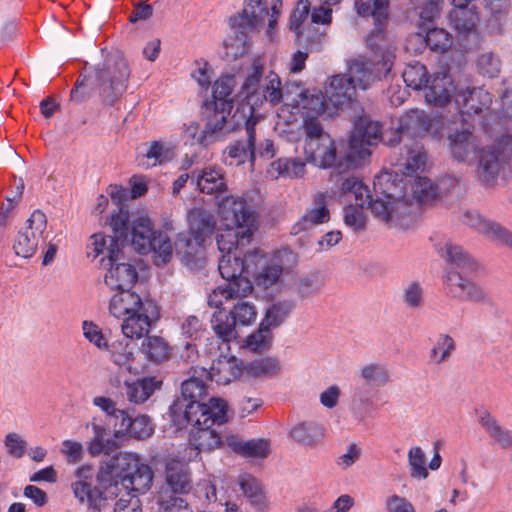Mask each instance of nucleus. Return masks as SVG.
I'll use <instances>...</instances> for the list:
<instances>
[{
    "mask_svg": "<svg viewBox=\"0 0 512 512\" xmlns=\"http://www.w3.org/2000/svg\"><path fill=\"white\" fill-rule=\"evenodd\" d=\"M402 180L398 183L388 173L379 175L374 180V189L377 195L372 199L369 189L361 181L351 194L355 199V205L364 208L365 205L371 210L378 220L391 227H403L405 219L411 213V203L408 196L402 192Z\"/></svg>",
    "mask_w": 512,
    "mask_h": 512,
    "instance_id": "f257e3e1",
    "label": "nucleus"
},
{
    "mask_svg": "<svg viewBox=\"0 0 512 512\" xmlns=\"http://www.w3.org/2000/svg\"><path fill=\"white\" fill-rule=\"evenodd\" d=\"M130 76L127 61L120 53L108 55L103 63L97 64L93 72L81 74L70 93V99L82 103L90 98L94 90H98L102 101L114 104L126 91Z\"/></svg>",
    "mask_w": 512,
    "mask_h": 512,
    "instance_id": "f03ea898",
    "label": "nucleus"
},
{
    "mask_svg": "<svg viewBox=\"0 0 512 512\" xmlns=\"http://www.w3.org/2000/svg\"><path fill=\"white\" fill-rule=\"evenodd\" d=\"M228 406L225 400L211 398L207 404L192 403L184 410L181 421L174 422L181 428L184 423L192 425L189 437L188 461L196 460L202 451H212L222 444L218 432L212 429L213 425H222L227 422Z\"/></svg>",
    "mask_w": 512,
    "mask_h": 512,
    "instance_id": "7ed1b4c3",
    "label": "nucleus"
},
{
    "mask_svg": "<svg viewBox=\"0 0 512 512\" xmlns=\"http://www.w3.org/2000/svg\"><path fill=\"white\" fill-rule=\"evenodd\" d=\"M97 478L109 496H118L122 489L144 494L152 486L153 472L138 454L118 452L101 462Z\"/></svg>",
    "mask_w": 512,
    "mask_h": 512,
    "instance_id": "20e7f679",
    "label": "nucleus"
},
{
    "mask_svg": "<svg viewBox=\"0 0 512 512\" xmlns=\"http://www.w3.org/2000/svg\"><path fill=\"white\" fill-rule=\"evenodd\" d=\"M279 13L277 3L271 6V13H269L265 1L248 0L242 11L229 18L233 36L224 41L226 57L235 60L245 55L250 48L252 34L260 30L266 17H268L266 35L273 40Z\"/></svg>",
    "mask_w": 512,
    "mask_h": 512,
    "instance_id": "39448f33",
    "label": "nucleus"
},
{
    "mask_svg": "<svg viewBox=\"0 0 512 512\" xmlns=\"http://www.w3.org/2000/svg\"><path fill=\"white\" fill-rule=\"evenodd\" d=\"M109 311L114 317L122 319L123 335L136 339L147 335L160 318L156 302L150 298H142L131 288L113 294Z\"/></svg>",
    "mask_w": 512,
    "mask_h": 512,
    "instance_id": "423d86ee",
    "label": "nucleus"
},
{
    "mask_svg": "<svg viewBox=\"0 0 512 512\" xmlns=\"http://www.w3.org/2000/svg\"><path fill=\"white\" fill-rule=\"evenodd\" d=\"M233 88L234 80L229 76L220 78L214 83L212 99L205 101L203 105L206 125L205 134L200 138L202 143L207 142L209 134L235 130L239 126V120L246 117V114L239 109L231 116L234 105L231 97Z\"/></svg>",
    "mask_w": 512,
    "mask_h": 512,
    "instance_id": "0eeeda50",
    "label": "nucleus"
},
{
    "mask_svg": "<svg viewBox=\"0 0 512 512\" xmlns=\"http://www.w3.org/2000/svg\"><path fill=\"white\" fill-rule=\"evenodd\" d=\"M381 41L380 35H371L368 38V45L372 49V57L355 59L349 66L348 78H352V83L363 90L391 70L395 57L394 49L391 45L380 44Z\"/></svg>",
    "mask_w": 512,
    "mask_h": 512,
    "instance_id": "6e6552de",
    "label": "nucleus"
},
{
    "mask_svg": "<svg viewBox=\"0 0 512 512\" xmlns=\"http://www.w3.org/2000/svg\"><path fill=\"white\" fill-rule=\"evenodd\" d=\"M257 312L255 306L248 301L239 299L233 309L227 313L225 310H218L213 313L211 326L217 339L216 344L220 349L221 344L229 350V343L236 339V325L248 326L256 320Z\"/></svg>",
    "mask_w": 512,
    "mask_h": 512,
    "instance_id": "1a4fd4ad",
    "label": "nucleus"
},
{
    "mask_svg": "<svg viewBox=\"0 0 512 512\" xmlns=\"http://www.w3.org/2000/svg\"><path fill=\"white\" fill-rule=\"evenodd\" d=\"M75 480L71 483V489L78 503L84 507L85 512H111L109 500L115 496H109L105 487L97 479L98 485L93 483V470L89 466H82L75 471Z\"/></svg>",
    "mask_w": 512,
    "mask_h": 512,
    "instance_id": "9d476101",
    "label": "nucleus"
},
{
    "mask_svg": "<svg viewBox=\"0 0 512 512\" xmlns=\"http://www.w3.org/2000/svg\"><path fill=\"white\" fill-rule=\"evenodd\" d=\"M219 215L227 228L243 231L242 238H251L257 229V213L243 197L226 196L219 202Z\"/></svg>",
    "mask_w": 512,
    "mask_h": 512,
    "instance_id": "9b49d317",
    "label": "nucleus"
},
{
    "mask_svg": "<svg viewBox=\"0 0 512 512\" xmlns=\"http://www.w3.org/2000/svg\"><path fill=\"white\" fill-rule=\"evenodd\" d=\"M512 156V136L502 135L495 144L479 151L477 175L484 184H493L502 164Z\"/></svg>",
    "mask_w": 512,
    "mask_h": 512,
    "instance_id": "f8f14e48",
    "label": "nucleus"
},
{
    "mask_svg": "<svg viewBox=\"0 0 512 512\" xmlns=\"http://www.w3.org/2000/svg\"><path fill=\"white\" fill-rule=\"evenodd\" d=\"M189 234H179L176 246L186 248V255L196 254L205 238L210 236L215 228L214 215L202 208H193L187 214Z\"/></svg>",
    "mask_w": 512,
    "mask_h": 512,
    "instance_id": "ddd939ff",
    "label": "nucleus"
},
{
    "mask_svg": "<svg viewBox=\"0 0 512 512\" xmlns=\"http://www.w3.org/2000/svg\"><path fill=\"white\" fill-rule=\"evenodd\" d=\"M382 140V126L380 122L373 121L367 115L359 117L354 122V127L349 139V155L346 167L352 165L350 158L364 159L371 154L370 148Z\"/></svg>",
    "mask_w": 512,
    "mask_h": 512,
    "instance_id": "4468645a",
    "label": "nucleus"
},
{
    "mask_svg": "<svg viewBox=\"0 0 512 512\" xmlns=\"http://www.w3.org/2000/svg\"><path fill=\"white\" fill-rule=\"evenodd\" d=\"M46 227V215L40 210H35L27 219L25 226L19 230L15 238L13 248L16 255L23 258L32 257L37 251L39 241Z\"/></svg>",
    "mask_w": 512,
    "mask_h": 512,
    "instance_id": "2eb2a0df",
    "label": "nucleus"
},
{
    "mask_svg": "<svg viewBox=\"0 0 512 512\" xmlns=\"http://www.w3.org/2000/svg\"><path fill=\"white\" fill-rule=\"evenodd\" d=\"M243 120L245 139L236 140L224 151V154L227 155L225 161L229 165H241L247 161L253 165L255 161V126L258 122V116L253 114V109L250 107L249 116Z\"/></svg>",
    "mask_w": 512,
    "mask_h": 512,
    "instance_id": "dca6fc26",
    "label": "nucleus"
},
{
    "mask_svg": "<svg viewBox=\"0 0 512 512\" xmlns=\"http://www.w3.org/2000/svg\"><path fill=\"white\" fill-rule=\"evenodd\" d=\"M318 141L304 144L306 161L319 168L334 167L338 173L342 172L343 163L339 161L335 141L331 136H323Z\"/></svg>",
    "mask_w": 512,
    "mask_h": 512,
    "instance_id": "f3484780",
    "label": "nucleus"
},
{
    "mask_svg": "<svg viewBox=\"0 0 512 512\" xmlns=\"http://www.w3.org/2000/svg\"><path fill=\"white\" fill-rule=\"evenodd\" d=\"M264 261V255L259 251H254L246 255L242 254H223L218 263V270L223 279L229 282H238L240 279L250 280V263L253 261Z\"/></svg>",
    "mask_w": 512,
    "mask_h": 512,
    "instance_id": "a211bd4d",
    "label": "nucleus"
},
{
    "mask_svg": "<svg viewBox=\"0 0 512 512\" xmlns=\"http://www.w3.org/2000/svg\"><path fill=\"white\" fill-rule=\"evenodd\" d=\"M449 21L459 36L468 42V47L480 42L479 15L474 6L454 8L449 14Z\"/></svg>",
    "mask_w": 512,
    "mask_h": 512,
    "instance_id": "6ab92c4d",
    "label": "nucleus"
},
{
    "mask_svg": "<svg viewBox=\"0 0 512 512\" xmlns=\"http://www.w3.org/2000/svg\"><path fill=\"white\" fill-rule=\"evenodd\" d=\"M455 103L463 121L464 116L480 114L487 110L492 98L488 91L481 87H460L455 94Z\"/></svg>",
    "mask_w": 512,
    "mask_h": 512,
    "instance_id": "aec40b11",
    "label": "nucleus"
},
{
    "mask_svg": "<svg viewBox=\"0 0 512 512\" xmlns=\"http://www.w3.org/2000/svg\"><path fill=\"white\" fill-rule=\"evenodd\" d=\"M441 125V120L431 118L424 111L414 109L406 112L399 120L398 130L401 137L407 136H420L425 133H430L433 137H438V129Z\"/></svg>",
    "mask_w": 512,
    "mask_h": 512,
    "instance_id": "412c9836",
    "label": "nucleus"
},
{
    "mask_svg": "<svg viewBox=\"0 0 512 512\" xmlns=\"http://www.w3.org/2000/svg\"><path fill=\"white\" fill-rule=\"evenodd\" d=\"M460 87L454 85L448 70L434 72L425 86V100L434 106H445Z\"/></svg>",
    "mask_w": 512,
    "mask_h": 512,
    "instance_id": "4be33fe9",
    "label": "nucleus"
},
{
    "mask_svg": "<svg viewBox=\"0 0 512 512\" xmlns=\"http://www.w3.org/2000/svg\"><path fill=\"white\" fill-rule=\"evenodd\" d=\"M242 372L243 367L240 360L235 356H225L222 354L213 360L209 370L200 368L201 376L221 385H227L238 379Z\"/></svg>",
    "mask_w": 512,
    "mask_h": 512,
    "instance_id": "5701e85b",
    "label": "nucleus"
},
{
    "mask_svg": "<svg viewBox=\"0 0 512 512\" xmlns=\"http://www.w3.org/2000/svg\"><path fill=\"white\" fill-rule=\"evenodd\" d=\"M165 483L161 489H167L173 495L187 494L192 489L191 472L186 463L178 459L166 462Z\"/></svg>",
    "mask_w": 512,
    "mask_h": 512,
    "instance_id": "b1692460",
    "label": "nucleus"
},
{
    "mask_svg": "<svg viewBox=\"0 0 512 512\" xmlns=\"http://www.w3.org/2000/svg\"><path fill=\"white\" fill-rule=\"evenodd\" d=\"M448 146L453 157L461 162H468L477 150L478 143L467 123L461 129L455 128L447 135Z\"/></svg>",
    "mask_w": 512,
    "mask_h": 512,
    "instance_id": "393cba45",
    "label": "nucleus"
},
{
    "mask_svg": "<svg viewBox=\"0 0 512 512\" xmlns=\"http://www.w3.org/2000/svg\"><path fill=\"white\" fill-rule=\"evenodd\" d=\"M90 244L88 245V257L92 256L94 259L102 256L100 259V266L106 269V264L121 259L120 251L121 244L112 236L95 233L90 237Z\"/></svg>",
    "mask_w": 512,
    "mask_h": 512,
    "instance_id": "a878e982",
    "label": "nucleus"
},
{
    "mask_svg": "<svg viewBox=\"0 0 512 512\" xmlns=\"http://www.w3.org/2000/svg\"><path fill=\"white\" fill-rule=\"evenodd\" d=\"M446 284L449 293L461 301L484 302L487 298L484 290L474 282L461 276L456 271H450L446 276Z\"/></svg>",
    "mask_w": 512,
    "mask_h": 512,
    "instance_id": "bb28decb",
    "label": "nucleus"
},
{
    "mask_svg": "<svg viewBox=\"0 0 512 512\" xmlns=\"http://www.w3.org/2000/svg\"><path fill=\"white\" fill-rule=\"evenodd\" d=\"M356 93V84L346 74L333 76L325 88L327 101L335 108H341L352 103Z\"/></svg>",
    "mask_w": 512,
    "mask_h": 512,
    "instance_id": "cd10ccee",
    "label": "nucleus"
},
{
    "mask_svg": "<svg viewBox=\"0 0 512 512\" xmlns=\"http://www.w3.org/2000/svg\"><path fill=\"white\" fill-rule=\"evenodd\" d=\"M106 269L105 284L115 292L132 288L138 279L136 268L130 263L120 262V259L106 264Z\"/></svg>",
    "mask_w": 512,
    "mask_h": 512,
    "instance_id": "c85d7f7f",
    "label": "nucleus"
},
{
    "mask_svg": "<svg viewBox=\"0 0 512 512\" xmlns=\"http://www.w3.org/2000/svg\"><path fill=\"white\" fill-rule=\"evenodd\" d=\"M427 162V155L423 146L415 140L405 143L403 151L397 160L399 171L404 175L413 177L423 172Z\"/></svg>",
    "mask_w": 512,
    "mask_h": 512,
    "instance_id": "c756f323",
    "label": "nucleus"
},
{
    "mask_svg": "<svg viewBox=\"0 0 512 512\" xmlns=\"http://www.w3.org/2000/svg\"><path fill=\"white\" fill-rule=\"evenodd\" d=\"M253 290L251 280L240 279L238 282H229L225 286H218L208 297L210 307L220 308L225 301L243 299Z\"/></svg>",
    "mask_w": 512,
    "mask_h": 512,
    "instance_id": "7c9ffc66",
    "label": "nucleus"
},
{
    "mask_svg": "<svg viewBox=\"0 0 512 512\" xmlns=\"http://www.w3.org/2000/svg\"><path fill=\"white\" fill-rule=\"evenodd\" d=\"M191 178L202 193L218 196L227 190L224 174L220 168L206 167L202 170H193Z\"/></svg>",
    "mask_w": 512,
    "mask_h": 512,
    "instance_id": "2f4dec72",
    "label": "nucleus"
},
{
    "mask_svg": "<svg viewBox=\"0 0 512 512\" xmlns=\"http://www.w3.org/2000/svg\"><path fill=\"white\" fill-rule=\"evenodd\" d=\"M310 12V1L299 0L290 18V29L293 30L299 40H305L310 50H319L325 38L323 33L316 32L315 35H305L300 31L302 23L307 19Z\"/></svg>",
    "mask_w": 512,
    "mask_h": 512,
    "instance_id": "473e14b6",
    "label": "nucleus"
},
{
    "mask_svg": "<svg viewBox=\"0 0 512 512\" xmlns=\"http://www.w3.org/2000/svg\"><path fill=\"white\" fill-rule=\"evenodd\" d=\"M162 380L156 376H146L132 382H125V395L131 403L142 404L147 401L156 390L162 387Z\"/></svg>",
    "mask_w": 512,
    "mask_h": 512,
    "instance_id": "72a5a7b5",
    "label": "nucleus"
},
{
    "mask_svg": "<svg viewBox=\"0 0 512 512\" xmlns=\"http://www.w3.org/2000/svg\"><path fill=\"white\" fill-rule=\"evenodd\" d=\"M328 220L329 210L327 209L326 194L319 193L314 197V207L308 209L302 218L293 225L292 233L298 234Z\"/></svg>",
    "mask_w": 512,
    "mask_h": 512,
    "instance_id": "f704fd0d",
    "label": "nucleus"
},
{
    "mask_svg": "<svg viewBox=\"0 0 512 512\" xmlns=\"http://www.w3.org/2000/svg\"><path fill=\"white\" fill-rule=\"evenodd\" d=\"M134 338L125 336L109 344L107 351L110 360L120 368L129 372L133 369L135 359L136 344L133 342Z\"/></svg>",
    "mask_w": 512,
    "mask_h": 512,
    "instance_id": "c9c22d12",
    "label": "nucleus"
},
{
    "mask_svg": "<svg viewBox=\"0 0 512 512\" xmlns=\"http://www.w3.org/2000/svg\"><path fill=\"white\" fill-rule=\"evenodd\" d=\"M157 234L149 218L139 217L132 225L131 244L138 253L147 254Z\"/></svg>",
    "mask_w": 512,
    "mask_h": 512,
    "instance_id": "e433bc0d",
    "label": "nucleus"
},
{
    "mask_svg": "<svg viewBox=\"0 0 512 512\" xmlns=\"http://www.w3.org/2000/svg\"><path fill=\"white\" fill-rule=\"evenodd\" d=\"M330 102L320 91L302 90L293 105L302 110V116L320 117Z\"/></svg>",
    "mask_w": 512,
    "mask_h": 512,
    "instance_id": "4c0bfd02",
    "label": "nucleus"
},
{
    "mask_svg": "<svg viewBox=\"0 0 512 512\" xmlns=\"http://www.w3.org/2000/svg\"><path fill=\"white\" fill-rule=\"evenodd\" d=\"M354 5L356 12L360 16H371L374 19L377 30L376 35H380L381 40H384L381 34V26L384 25L388 18L389 0H356Z\"/></svg>",
    "mask_w": 512,
    "mask_h": 512,
    "instance_id": "58836bf2",
    "label": "nucleus"
},
{
    "mask_svg": "<svg viewBox=\"0 0 512 512\" xmlns=\"http://www.w3.org/2000/svg\"><path fill=\"white\" fill-rule=\"evenodd\" d=\"M462 222L492 241H496L498 239L504 228L501 224L486 219L474 211H466L463 214Z\"/></svg>",
    "mask_w": 512,
    "mask_h": 512,
    "instance_id": "ea45409f",
    "label": "nucleus"
},
{
    "mask_svg": "<svg viewBox=\"0 0 512 512\" xmlns=\"http://www.w3.org/2000/svg\"><path fill=\"white\" fill-rule=\"evenodd\" d=\"M227 442L234 452L246 457L266 458L270 451V443L265 439H252L244 442L231 436Z\"/></svg>",
    "mask_w": 512,
    "mask_h": 512,
    "instance_id": "a19ab883",
    "label": "nucleus"
},
{
    "mask_svg": "<svg viewBox=\"0 0 512 512\" xmlns=\"http://www.w3.org/2000/svg\"><path fill=\"white\" fill-rule=\"evenodd\" d=\"M264 261H253L250 263V275L254 276L257 287L267 289L274 285L282 274V267L278 264L265 265Z\"/></svg>",
    "mask_w": 512,
    "mask_h": 512,
    "instance_id": "79ce46f5",
    "label": "nucleus"
},
{
    "mask_svg": "<svg viewBox=\"0 0 512 512\" xmlns=\"http://www.w3.org/2000/svg\"><path fill=\"white\" fill-rule=\"evenodd\" d=\"M439 252L441 257L457 268L472 272L478 267L474 259L461 246L452 242H446L439 248Z\"/></svg>",
    "mask_w": 512,
    "mask_h": 512,
    "instance_id": "37998d69",
    "label": "nucleus"
},
{
    "mask_svg": "<svg viewBox=\"0 0 512 512\" xmlns=\"http://www.w3.org/2000/svg\"><path fill=\"white\" fill-rule=\"evenodd\" d=\"M173 158V151L164 143L152 141L144 154L138 157V164L143 168L162 165Z\"/></svg>",
    "mask_w": 512,
    "mask_h": 512,
    "instance_id": "c03bdc74",
    "label": "nucleus"
},
{
    "mask_svg": "<svg viewBox=\"0 0 512 512\" xmlns=\"http://www.w3.org/2000/svg\"><path fill=\"white\" fill-rule=\"evenodd\" d=\"M139 351L147 360L160 363L169 358L171 348L162 337L148 336L143 340Z\"/></svg>",
    "mask_w": 512,
    "mask_h": 512,
    "instance_id": "a18cd8bd",
    "label": "nucleus"
},
{
    "mask_svg": "<svg viewBox=\"0 0 512 512\" xmlns=\"http://www.w3.org/2000/svg\"><path fill=\"white\" fill-rule=\"evenodd\" d=\"M290 436L301 445L313 447L323 437V429L317 423L302 422L291 429Z\"/></svg>",
    "mask_w": 512,
    "mask_h": 512,
    "instance_id": "49530a36",
    "label": "nucleus"
},
{
    "mask_svg": "<svg viewBox=\"0 0 512 512\" xmlns=\"http://www.w3.org/2000/svg\"><path fill=\"white\" fill-rule=\"evenodd\" d=\"M244 232L227 228L224 233L217 235V245L220 252L223 254H242L240 249L248 244L251 238H242Z\"/></svg>",
    "mask_w": 512,
    "mask_h": 512,
    "instance_id": "de8ad7c7",
    "label": "nucleus"
},
{
    "mask_svg": "<svg viewBox=\"0 0 512 512\" xmlns=\"http://www.w3.org/2000/svg\"><path fill=\"white\" fill-rule=\"evenodd\" d=\"M412 198L419 204L435 200L439 194L438 187L427 177H416L409 183Z\"/></svg>",
    "mask_w": 512,
    "mask_h": 512,
    "instance_id": "09e8293b",
    "label": "nucleus"
},
{
    "mask_svg": "<svg viewBox=\"0 0 512 512\" xmlns=\"http://www.w3.org/2000/svg\"><path fill=\"white\" fill-rule=\"evenodd\" d=\"M200 374V368L194 371V375L182 382L181 393L185 400L189 402L185 405V409L192 403L202 404L199 399L206 393L205 381Z\"/></svg>",
    "mask_w": 512,
    "mask_h": 512,
    "instance_id": "8fccbe9b",
    "label": "nucleus"
},
{
    "mask_svg": "<svg viewBox=\"0 0 512 512\" xmlns=\"http://www.w3.org/2000/svg\"><path fill=\"white\" fill-rule=\"evenodd\" d=\"M306 164L300 158H280L271 163V169L276 171L278 177L300 178L306 173Z\"/></svg>",
    "mask_w": 512,
    "mask_h": 512,
    "instance_id": "3c124183",
    "label": "nucleus"
},
{
    "mask_svg": "<svg viewBox=\"0 0 512 512\" xmlns=\"http://www.w3.org/2000/svg\"><path fill=\"white\" fill-rule=\"evenodd\" d=\"M456 350L454 339L448 334H439L429 352V359L432 363L440 365L449 360Z\"/></svg>",
    "mask_w": 512,
    "mask_h": 512,
    "instance_id": "603ef678",
    "label": "nucleus"
},
{
    "mask_svg": "<svg viewBox=\"0 0 512 512\" xmlns=\"http://www.w3.org/2000/svg\"><path fill=\"white\" fill-rule=\"evenodd\" d=\"M480 424L489 436L498 442L503 448H507L512 445V432L502 428L496 419L488 412L481 415Z\"/></svg>",
    "mask_w": 512,
    "mask_h": 512,
    "instance_id": "864d4df0",
    "label": "nucleus"
},
{
    "mask_svg": "<svg viewBox=\"0 0 512 512\" xmlns=\"http://www.w3.org/2000/svg\"><path fill=\"white\" fill-rule=\"evenodd\" d=\"M239 485L244 495L250 500L252 505H254L258 510L264 508L265 495L259 481L255 477L249 474L241 475L239 477Z\"/></svg>",
    "mask_w": 512,
    "mask_h": 512,
    "instance_id": "5fc2aeb1",
    "label": "nucleus"
},
{
    "mask_svg": "<svg viewBox=\"0 0 512 512\" xmlns=\"http://www.w3.org/2000/svg\"><path fill=\"white\" fill-rule=\"evenodd\" d=\"M360 377L369 385L382 387L390 382L387 366L382 363H369L360 370Z\"/></svg>",
    "mask_w": 512,
    "mask_h": 512,
    "instance_id": "6e6d98bb",
    "label": "nucleus"
},
{
    "mask_svg": "<svg viewBox=\"0 0 512 512\" xmlns=\"http://www.w3.org/2000/svg\"><path fill=\"white\" fill-rule=\"evenodd\" d=\"M402 77L406 85L414 90L424 89L430 78L425 65L420 62L409 63L405 67Z\"/></svg>",
    "mask_w": 512,
    "mask_h": 512,
    "instance_id": "4d7b16f0",
    "label": "nucleus"
},
{
    "mask_svg": "<svg viewBox=\"0 0 512 512\" xmlns=\"http://www.w3.org/2000/svg\"><path fill=\"white\" fill-rule=\"evenodd\" d=\"M293 309V304L290 301H281L273 303L266 311L263 325L269 328L279 327Z\"/></svg>",
    "mask_w": 512,
    "mask_h": 512,
    "instance_id": "13d9d810",
    "label": "nucleus"
},
{
    "mask_svg": "<svg viewBox=\"0 0 512 512\" xmlns=\"http://www.w3.org/2000/svg\"><path fill=\"white\" fill-rule=\"evenodd\" d=\"M245 369L255 378L273 377L280 371V363L275 358H261L248 363Z\"/></svg>",
    "mask_w": 512,
    "mask_h": 512,
    "instance_id": "bf43d9fd",
    "label": "nucleus"
},
{
    "mask_svg": "<svg viewBox=\"0 0 512 512\" xmlns=\"http://www.w3.org/2000/svg\"><path fill=\"white\" fill-rule=\"evenodd\" d=\"M262 94L266 101L272 105L281 103L285 94L281 88V80L279 76L270 71L264 79V84L261 85Z\"/></svg>",
    "mask_w": 512,
    "mask_h": 512,
    "instance_id": "052dcab7",
    "label": "nucleus"
},
{
    "mask_svg": "<svg viewBox=\"0 0 512 512\" xmlns=\"http://www.w3.org/2000/svg\"><path fill=\"white\" fill-rule=\"evenodd\" d=\"M158 504L159 512H193L185 499L169 493L167 489H160Z\"/></svg>",
    "mask_w": 512,
    "mask_h": 512,
    "instance_id": "680f3d73",
    "label": "nucleus"
},
{
    "mask_svg": "<svg viewBox=\"0 0 512 512\" xmlns=\"http://www.w3.org/2000/svg\"><path fill=\"white\" fill-rule=\"evenodd\" d=\"M425 42L432 51L444 53L452 45V36L443 28H430L426 33Z\"/></svg>",
    "mask_w": 512,
    "mask_h": 512,
    "instance_id": "e2e57ef3",
    "label": "nucleus"
},
{
    "mask_svg": "<svg viewBox=\"0 0 512 512\" xmlns=\"http://www.w3.org/2000/svg\"><path fill=\"white\" fill-rule=\"evenodd\" d=\"M150 251L155 254L154 262L157 266L167 264L171 260L173 253V247L169 237L159 232L151 245Z\"/></svg>",
    "mask_w": 512,
    "mask_h": 512,
    "instance_id": "0e129e2a",
    "label": "nucleus"
},
{
    "mask_svg": "<svg viewBox=\"0 0 512 512\" xmlns=\"http://www.w3.org/2000/svg\"><path fill=\"white\" fill-rule=\"evenodd\" d=\"M476 67L481 75L494 78L497 77L501 71V60L494 52H483L477 58Z\"/></svg>",
    "mask_w": 512,
    "mask_h": 512,
    "instance_id": "69168bd1",
    "label": "nucleus"
},
{
    "mask_svg": "<svg viewBox=\"0 0 512 512\" xmlns=\"http://www.w3.org/2000/svg\"><path fill=\"white\" fill-rule=\"evenodd\" d=\"M272 341L271 328L261 322L259 329L247 337L246 345L252 351L263 352L271 347Z\"/></svg>",
    "mask_w": 512,
    "mask_h": 512,
    "instance_id": "338daca9",
    "label": "nucleus"
},
{
    "mask_svg": "<svg viewBox=\"0 0 512 512\" xmlns=\"http://www.w3.org/2000/svg\"><path fill=\"white\" fill-rule=\"evenodd\" d=\"M408 464L410 467V475L413 478L425 479L428 477L426 468V456L421 447H412L408 451Z\"/></svg>",
    "mask_w": 512,
    "mask_h": 512,
    "instance_id": "774afa93",
    "label": "nucleus"
}]
</instances>
